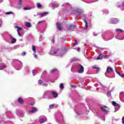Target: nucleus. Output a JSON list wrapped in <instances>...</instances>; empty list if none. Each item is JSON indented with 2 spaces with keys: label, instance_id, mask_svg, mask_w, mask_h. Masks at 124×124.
<instances>
[{
  "label": "nucleus",
  "instance_id": "obj_64",
  "mask_svg": "<svg viewBox=\"0 0 124 124\" xmlns=\"http://www.w3.org/2000/svg\"><path fill=\"white\" fill-rule=\"evenodd\" d=\"M3 1V0H0V3H1Z\"/></svg>",
  "mask_w": 124,
  "mask_h": 124
},
{
  "label": "nucleus",
  "instance_id": "obj_59",
  "mask_svg": "<svg viewBox=\"0 0 124 124\" xmlns=\"http://www.w3.org/2000/svg\"><path fill=\"white\" fill-rule=\"evenodd\" d=\"M34 105V102H33V103H31L30 104V105H31V106H33Z\"/></svg>",
  "mask_w": 124,
  "mask_h": 124
},
{
  "label": "nucleus",
  "instance_id": "obj_22",
  "mask_svg": "<svg viewBox=\"0 0 124 124\" xmlns=\"http://www.w3.org/2000/svg\"><path fill=\"white\" fill-rule=\"evenodd\" d=\"M11 39L12 44H14V43H15V42H16V41H17V40L16 39V38L12 37H11Z\"/></svg>",
  "mask_w": 124,
  "mask_h": 124
},
{
  "label": "nucleus",
  "instance_id": "obj_34",
  "mask_svg": "<svg viewBox=\"0 0 124 124\" xmlns=\"http://www.w3.org/2000/svg\"><path fill=\"white\" fill-rule=\"evenodd\" d=\"M38 84H39L40 85H42L43 84V81H42V80H41V79H39V80H38Z\"/></svg>",
  "mask_w": 124,
  "mask_h": 124
},
{
  "label": "nucleus",
  "instance_id": "obj_20",
  "mask_svg": "<svg viewBox=\"0 0 124 124\" xmlns=\"http://www.w3.org/2000/svg\"><path fill=\"white\" fill-rule=\"evenodd\" d=\"M17 102L20 104H23V103H24V100L22 98H18L17 99Z\"/></svg>",
  "mask_w": 124,
  "mask_h": 124
},
{
  "label": "nucleus",
  "instance_id": "obj_53",
  "mask_svg": "<svg viewBox=\"0 0 124 124\" xmlns=\"http://www.w3.org/2000/svg\"><path fill=\"white\" fill-rule=\"evenodd\" d=\"M117 74H118V75H119V76H120L121 77H123V75L121 74L120 73H118Z\"/></svg>",
  "mask_w": 124,
  "mask_h": 124
},
{
  "label": "nucleus",
  "instance_id": "obj_23",
  "mask_svg": "<svg viewBox=\"0 0 124 124\" xmlns=\"http://www.w3.org/2000/svg\"><path fill=\"white\" fill-rule=\"evenodd\" d=\"M39 122L41 124H43L45 122H46V117H45L44 119H40L39 120Z\"/></svg>",
  "mask_w": 124,
  "mask_h": 124
},
{
  "label": "nucleus",
  "instance_id": "obj_24",
  "mask_svg": "<svg viewBox=\"0 0 124 124\" xmlns=\"http://www.w3.org/2000/svg\"><path fill=\"white\" fill-rule=\"evenodd\" d=\"M92 67L93 69H97V73H98L100 71V69L95 66H93Z\"/></svg>",
  "mask_w": 124,
  "mask_h": 124
},
{
  "label": "nucleus",
  "instance_id": "obj_25",
  "mask_svg": "<svg viewBox=\"0 0 124 124\" xmlns=\"http://www.w3.org/2000/svg\"><path fill=\"white\" fill-rule=\"evenodd\" d=\"M25 24V26L28 28H31V25L30 22H26Z\"/></svg>",
  "mask_w": 124,
  "mask_h": 124
},
{
  "label": "nucleus",
  "instance_id": "obj_56",
  "mask_svg": "<svg viewBox=\"0 0 124 124\" xmlns=\"http://www.w3.org/2000/svg\"><path fill=\"white\" fill-rule=\"evenodd\" d=\"M78 44V43H77V40L75 39V46Z\"/></svg>",
  "mask_w": 124,
  "mask_h": 124
},
{
  "label": "nucleus",
  "instance_id": "obj_63",
  "mask_svg": "<svg viewBox=\"0 0 124 124\" xmlns=\"http://www.w3.org/2000/svg\"><path fill=\"white\" fill-rule=\"evenodd\" d=\"M52 43H54V42H55V40H54V38H53L52 39Z\"/></svg>",
  "mask_w": 124,
  "mask_h": 124
},
{
  "label": "nucleus",
  "instance_id": "obj_45",
  "mask_svg": "<svg viewBox=\"0 0 124 124\" xmlns=\"http://www.w3.org/2000/svg\"><path fill=\"white\" fill-rule=\"evenodd\" d=\"M36 72H37L36 70H33L32 71V74H33V76H34L35 75H34V73H36Z\"/></svg>",
  "mask_w": 124,
  "mask_h": 124
},
{
  "label": "nucleus",
  "instance_id": "obj_7",
  "mask_svg": "<svg viewBox=\"0 0 124 124\" xmlns=\"http://www.w3.org/2000/svg\"><path fill=\"white\" fill-rule=\"evenodd\" d=\"M76 113L77 114V116H76V119H80L82 114H84V112H82V110H81V109H77L76 110Z\"/></svg>",
  "mask_w": 124,
  "mask_h": 124
},
{
  "label": "nucleus",
  "instance_id": "obj_48",
  "mask_svg": "<svg viewBox=\"0 0 124 124\" xmlns=\"http://www.w3.org/2000/svg\"><path fill=\"white\" fill-rule=\"evenodd\" d=\"M57 56H60V57H62V56H63V54L62 53H59Z\"/></svg>",
  "mask_w": 124,
  "mask_h": 124
},
{
  "label": "nucleus",
  "instance_id": "obj_2",
  "mask_svg": "<svg viewBox=\"0 0 124 124\" xmlns=\"http://www.w3.org/2000/svg\"><path fill=\"white\" fill-rule=\"evenodd\" d=\"M49 93H51L52 96H53L54 97V98H56V97H58V93H57L53 92V91L45 92L43 94V96H46V95H48V94H49Z\"/></svg>",
  "mask_w": 124,
  "mask_h": 124
},
{
  "label": "nucleus",
  "instance_id": "obj_60",
  "mask_svg": "<svg viewBox=\"0 0 124 124\" xmlns=\"http://www.w3.org/2000/svg\"><path fill=\"white\" fill-rule=\"evenodd\" d=\"M115 72H116V73H117V74L119 73L118 70H117V67H115Z\"/></svg>",
  "mask_w": 124,
  "mask_h": 124
},
{
  "label": "nucleus",
  "instance_id": "obj_62",
  "mask_svg": "<svg viewBox=\"0 0 124 124\" xmlns=\"http://www.w3.org/2000/svg\"><path fill=\"white\" fill-rule=\"evenodd\" d=\"M122 124H124V117L122 118Z\"/></svg>",
  "mask_w": 124,
  "mask_h": 124
},
{
  "label": "nucleus",
  "instance_id": "obj_51",
  "mask_svg": "<svg viewBox=\"0 0 124 124\" xmlns=\"http://www.w3.org/2000/svg\"><path fill=\"white\" fill-rule=\"evenodd\" d=\"M26 55V52H23L21 53V56H25Z\"/></svg>",
  "mask_w": 124,
  "mask_h": 124
},
{
  "label": "nucleus",
  "instance_id": "obj_52",
  "mask_svg": "<svg viewBox=\"0 0 124 124\" xmlns=\"http://www.w3.org/2000/svg\"><path fill=\"white\" fill-rule=\"evenodd\" d=\"M97 34H98L97 33H96L94 32L93 33V36H96L97 35Z\"/></svg>",
  "mask_w": 124,
  "mask_h": 124
},
{
  "label": "nucleus",
  "instance_id": "obj_27",
  "mask_svg": "<svg viewBox=\"0 0 124 124\" xmlns=\"http://www.w3.org/2000/svg\"><path fill=\"white\" fill-rule=\"evenodd\" d=\"M6 67V65H2L0 66V70H3L4 68Z\"/></svg>",
  "mask_w": 124,
  "mask_h": 124
},
{
  "label": "nucleus",
  "instance_id": "obj_57",
  "mask_svg": "<svg viewBox=\"0 0 124 124\" xmlns=\"http://www.w3.org/2000/svg\"><path fill=\"white\" fill-rule=\"evenodd\" d=\"M101 120H102V121H104V122H105V117H102L101 118Z\"/></svg>",
  "mask_w": 124,
  "mask_h": 124
},
{
  "label": "nucleus",
  "instance_id": "obj_15",
  "mask_svg": "<svg viewBox=\"0 0 124 124\" xmlns=\"http://www.w3.org/2000/svg\"><path fill=\"white\" fill-rule=\"evenodd\" d=\"M107 72L110 74L112 72H114V70H113V69H112V68L110 67H108L107 68Z\"/></svg>",
  "mask_w": 124,
  "mask_h": 124
},
{
  "label": "nucleus",
  "instance_id": "obj_1",
  "mask_svg": "<svg viewBox=\"0 0 124 124\" xmlns=\"http://www.w3.org/2000/svg\"><path fill=\"white\" fill-rule=\"evenodd\" d=\"M115 32H117V33H121L122 32H123L122 36L116 35L115 36V38H116V39H118V40H124V31H123V30L120 29H115Z\"/></svg>",
  "mask_w": 124,
  "mask_h": 124
},
{
  "label": "nucleus",
  "instance_id": "obj_46",
  "mask_svg": "<svg viewBox=\"0 0 124 124\" xmlns=\"http://www.w3.org/2000/svg\"><path fill=\"white\" fill-rule=\"evenodd\" d=\"M42 85L44 87H47V86H48V84L46 83H43Z\"/></svg>",
  "mask_w": 124,
  "mask_h": 124
},
{
  "label": "nucleus",
  "instance_id": "obj_12",
  "mask_svg": "<svg viewBox=\"0 0 124 124\" xmlns=\"http://www.w3.org/2000/svg\"><path fill=\"white\" fill-rule=\"evenodd\" d=\"M48 14H49L48 12H43L39 13V16L41 18H42V17H44V16H46V15H48Z\"/></svg>",
  "mask_w": 124,
  "mask_h": 124
},
{
  "label": "nucleus",
  "instance_id": "obj_4",
  "mask_svg": "<svg viewBox=\"0 0 124 124\" xmlns=\"http://www.w3.org/2000/svg\"><path fill=\"white\" fill-rule=\"evenodd\" d=\"M15 62H16L17 63H18V64H19V65L15 67L16 70H21V69H22V68H23V62L17 60H16Z\"/></svg>",
  "mask_w": 124,
  "mask_h": 124
},
{
  "label": "nucleus",
  "instance_id": "obj_18",
  "mask_svg": "<svg viewBox=\"0 0 124 124\" xmlns=\"http://www.w3.org/2000/svg\"><path fill=\"white\" fill-rule=\"evenodd\" d=\"M83 21L84 22V23H85V27H84V30H88V22H87V20L84 18L83 19Z\"/></svg>",
  "mask_w": 124,
  "mask_h": 124
},
{
  "label": "nucleus",
  "instance_id": "obj_30",
  "mask_svg": "<svg viewBox=\"0 0 124 124\" xmlns=\"http://www.w3.org/2000/svg\"><path fill=\"white\" fill-rule=\"evenodd\" d=\"M32 50L34 53H36V49H35V46L33 45L32 46Z\"/></svg>",
  "mask_w": 124,
  "mask_h": 124
},
{
  "label": "nucleus",
  "instance_id": "obj_36",
  "mask_svg": "<svg viewBox=\"0 0 124 124\" xmlns=\"http://www.w3.org/2000/svg\"><path fill=\"white\" fill-rule=\"evenodd\" d=\"M24 10H31V7H24L23 8Z\"/></svg>",
  "mask_w": 124,
  "mask_h": 124
},
{
  "label": "nucleus",
  "instance_id": "obj_17",
  "mask_svg": "<svg viewBox=\"0 0 124 124\" xmlns=\"http://www.w3.org/2000/svg\"><path fill=\"white\" fill-rule=\"evenodd\" d=\"M57 27L58 31H62V23L59 22L57 23Z\"/></svg>",
  "mask_w": 124,
  "mask_h": 124
},
{
  "label": "nucleus",
  "instance_id": "obj_44",
  "mask_svg": "<svg viewBox=\"0 0 124 124\" xmlns=\"http://www.w3.org/2000/svg\"><path fill=\"white\" fill-rule=\"evenodd\" d=\"M5 14H6V15H9V14H13V13H12V12H6V13H5Z\"/></svg>",
  "mask_w": 124,
  "mask_h": 124
},
{
  "label": "nucleus",
  "instance_id": "obj_50",
  "mask_svg": "<svg viewBox=\"0 0 124 124\" xmlns=\"http://www.w3.org/2000/svg\"><path fill=\"white\" fill-rule=\"evenodd\" d=\"M21 7H22V5H19L18 6H17V9H20V8H21Z\"/></svg>",
  "mask_w": 124,
  "mask_h": 124
},
{
  "label": "nucleus",
  "instance_id": "obj_11",
  "mask_svg": "<svg viewBox=\"0 0 124 124\" xmlns=\"http://www.w3.org/2000/svg\"><path fill=\"white\" fill-rule=\"evenodd\" d=\"M35 112H37V109L33 107H32L29 109L30 113H35Z\"/></svg>",
  "mask_w": 124,
  "mask_h": 124
},
{
  "label": "nucleus",
  "instance_id": "obj_40",
  "mask_svg": "<svg viewBox=\"0 0 124 124\" xmlns=\"http://www.w3.org/2000/svg\"><path fill=\"white\" fill-rule=\"evenodd\" d=\"M77 61V59L76 58H73L71 60V62H76Z\"/></svg>",
  "mask_w": 124,
  "mask_h": 124
},
{
  "label": "nucleus",
  "instance_id": "obj_61",
  "mask_svg": "<svg viewBox=\"0 0 124 124\" xmlns=\"http://www.w3.org/2000/svg\"><path fill=\"white\" fill-rule=\"evenodd\" d=\"M2 25V21L1 20H0V27Z\"/></svg>",
  "mask_w": 124,
  "mask_h": 124
},
{
  "label": "nucleus",
  "instance_id": "obj_26",
  "mask_svg": "<svg viewBox=\"0 0 124 124\" xmlns=\"http://www.w3.org/2000/svg\"><path fill=\"white\" fill-rule=\"evenodd\" d=\"M103 14H109V11L107 9L103 10Z\"/></svg>",
  "mask_w": 124,
  "mask_h": 124
},
{
  "label": "nucleus",
  "instance_id": "obj_19",
  "mask_svg": "<svg viewBox=\"0 0 124 124\" xmlns=\"http://www.w3.org/2000/svg\"><path fill=\"white\" fill-rule=\"evenodd\" d=\"M67 29L68 30H69V31H72L73 30H74V29H75V26L73 25H71L67 27Z\"/></svg>",
  "mask_w": 124,
  "mask_h": 124
},
{
  "label": "nucleus",
  "instance_id": "obj_14",
  "mask_svg": "<svg viewBox=\"0 0 124 124\" xmlns=\"http://www.w3.org/2000/svg\"><path fill=\"white\" fill-rule=\"evenodd\" d=\"M16 29H17V34L19 35V36H22V35H21V33H20V31H22V28H20L19 27V26H16Z\"/></svg>",
  "mask_w": 124,
  "mask_h": 124
},
{
  "label": "nucleus",
  "instance_id": "obj_38",
  "mask_svg": "<svg viewBox=\"0 0 124 124\" xmlns=\"http://www.w3.org/2000/svg\"><path fill=\"white\" fill-rule=\"evenodd\" d=\"M23 3V0H19L18 4L19 5H22Z\"/></svg>",
  "mask_w": 124,
  "mask_h": 124
},
{
  "label": "nucleus",
  "instance_id": "obj_29",
  "mask_svg": "<svg viewBox=\"0 0 124 124\" xmlns=\"http://www.w3.org/2000/svg\"><path fill=\"white\" fill-rule=\"evenodd\" d=\"M117 7H118V8H121L122 7H124V2L122 3V5H117Z\"/></svg>",
  "mask_w": 124,
  "mask_h": 124
},
{
  "label": "nucleus",
  "instance_id": "obj_13",
  "mask_svg": "<svg viewBox=\"0 0 124 124\" xmlns=\"http://www.w3.org/2000/svg\"><path fill=\"white\" fill-rule=\"evenodd\" d=\"M51 5H52L53 9H55V8L59 7V4L57 3H51L50 4H49V6H50Z\"/></svg>",
  "mask_w": 124,
  "mask_h": 124
},
{
  "label": "nucleus",
  "instance_id": "obj_16",
  "mask_svg": "<svg viewBox=\"0 0 124 124\" xmlns=\"http://www.w3.org/2000/svg\"><path fill=\"white\" fill-rule=\"evenodd\" d=\"M49 55H55V54H58V49H55L53 51L51 50L49 52Z\"/></svg>",
  "mask_w": 124,
  "mask_h": 124
},
{
  "label": "nucleus",
  "instance_id": "obj_8",
  "mask_svg": "<svg viewBox=\"0 0 124 124\" xmlns=\"http://www.w3.org/2000/svg\"><path fill=\"white\" fill-rule=\"evenodd\" d=\"M76 13H77L78 15H81L84 13V10L80 8H77L74 10Z\"/></svg>",
  "mask_w": 124,
  "mask_h": 124
},
{
  "label": "nucleus",
  "instance_id": "obj_5",
  "mask_svg": "<svg viewBox=\"0 0 124 124\" xmlns=\"http://www.w3.org/2000/svg\"><path fill=\"white\" fill-rule=\"evenodd\" d=\"M102 38L105 41H108L109 40H111V39H113L114 38L113 34H110L108 35L102 36Z\"/></svg>",
  "mask_w": 124,
  "mask_h": 124
},
{
  "label": "nucleus",
  "instance_id": "obj_58",
  "mask_svg": "<svg viewBox=\"0 0 124 124\" xmlns=\"http://www.w3.org/2000/svg\"><path fill=\"white\" fill-rule=\"evenodd\" d=\"M39 41H42V36H41L39 38Z\"/></svg>",
  "mask_w": 124,
  "mask_h": 124
},
{
  "label": "nucleus",
  "instance_id": "obj_49",
  "mask_svg": "<svg viewBox=\"0 0 124 124\" xmlns=\"http://www.w3.org/2000/svg\"><path fill=\"white\" fill-rule=\"evenodd\" d=\"M104 58H106V59H107L108 58H109V56L106 55H104Z\"/></svg>",
  "mask_w": 124,
  "mask_h": 124
},
{
  "label": "nucleus",
  "instance_id": "obj_37",
  "mask_svg": "<svg viewBox=\"0 0 124 124\" xmlns=\"http://www.w3.org/2000/svg\"><path fill=\"white\" fill-rule=\"evenodd\" d=\"M55 107V104H52L49 105V108L50 109H53V108H54Z\"/></svg>",
  "mask_w": 124,
  "mask_h": 124
},
{
  "label": "nucleus",
  "instance_id": "obj_32",
  "mask_svg": "<svg viewBox=\"0 0 124 124\" xmlns=\"http://www.w3.org/2000/svg\"><path fill=\"white\" fill-rule=\"evenodd\" d=\"M62 7L67 8V7H68V4L67 3H64V4L62 5Z\"/></svg>",
  "mask_w": 124,
  "mask_h": 124
},
{
  "label": "nucleus",
  "instance_id": "obj_3",
  "mask_svg": "<svg viewBox=\"0 0 124 124\" xmlns=\"http://www.w3.org/2000/svg\"><path fill=\"white\" fill-rule=\"evenodd\" d=\"M76 69H78V73H84V67L80 64H78L76 65Z\"/></svg>",
  "mask_w": 124,
  "mask_h": 124
},
{
  "label": "nucleus",
  "instance_id": "obj_55",
  "mask_svg": "<svg viewBox=\"0 0 124 124\" xmlns=\"http://www.w3.org/2000/svg\"><path fill=\"white\" fill-rule=\"evenodd\" d=\"M33 55L34 58H35V59H36L37 58V55H36V54H33Z\"/></svg>",
  "mask_w": 124,
  "mask_h": 124
},
{
  "label": "nucleus",
  "instance_id": "obj_43",
  "mask_svg": "<svg viewBox=\"0 0 124 124\" xmlns=\"http://www.w3.org/2000/svg\"><path fill=\"white\" fill-rule=\"evenodd\" d=\"M95 1H98V0H96L94 1H92V2H87V1H85V2L86 3H93V2H95Z\"/></svg>",
  "mask_w": 124,
  "mask_h": 124
},
{
  "label": "nucleus",
  "instance_id": "obj_41",
  "mask_svg": "<svg viewBox=\"0 0 124 124\" xmlns=\"http://www.w3.org/2000/svg\"><path fill=\"white\" fill-rule=\"evenodd\" d=\"M60 89H63L64 88L63 84L61 83V84L60 85Z\"/></svg>",
  "mask_w": 124,
  "mask_h": 124
},
{
  "label": "nucleus",
  "instance_id": "obj_10",
  "mask_svg": "<svg viewBox=\"0 0 124 124\" xmlns=\"http://www.w3.org/2000/svg\"><path fill=\"white\" fill-rule=\"evenodd\" d=\"M119 97L121 101H122V102H124V92L120 93Z\"/></svg>",
  "mask_w": 124,
  "mask_h": 124
},
{
  "label": "nucleus",
  "instance_id": "obj_28",
  "mask_svg": "<svg viewBox=\"0 0 124 124\" xmlns=\"http://www.w3.org/2000/svg\"><path fill=\"white\" fill-rule=\"evenodd\" d=\"M112 105L113 106H114L115 107H117V106H118L119 107V105L118 103H116L115 101H112Z\"/></svg>",
  "mask_w": 124,
  "mask_h": 124
},
{
  "label": "nucleus",
  "instance_id": "obj_9",
  "mask_svg": "<svg viewBox=\"0 0 124 124\" xmlns=\"http://www.w3.org/2000/svg\"><path fill=\"white\" fill-rule=\"evenodd\" d=\"M109 21L110 24H118V23H119V19H118L117 18H110Z\"/></svg>",
  "mask_w": 124,
  "mask_h": 124
},
{
  "label": "nucleus",
  "instance_id": "obj_6",
  "mask_svg": "<svg viewBox=\"0 0 124 124\" xmlns=\"http://www.w3.org/2000/svg\"><path fill=\"white\" fill-rule=\"evenodd\" d=\"M101 110L102 112H103L104 113H105L106 114H108L110 111L109 110V108L107 107L106 106H102L100 107Z\"/></svg>",
  "mask_w": 124,
  "mask_h": 124
},
{
  "label": "nucleus",
  "instance_id": "obj_47",
  "mask_svg": "<svg viewBox=\"0 0 124 124\" xmlns=\"http://www.w3.org/2000/svg\"><path fill=\"white\" fill-rule=\"evenodd\" d=\"M75 49L78 51V52H79L80 51V47L75 48Z\"/></svg>",
  "mask_w": 124,
  "mask_h": 124
},
{
  "label": "nucleus",
  "instance_id": "obj_21",
  "mask_svg": "<svg viewBox=\"0 0 124 124\" xmlns=\"http://www.w3.org/2000/svg\"><path fill=\"white\" fill-rule=\"evenodd\" d=\"M16 113L17 116H21V114H22V112L20 109H17L16 111Z\"/></svg>",
  "mask_w": 124,
  "mask_h": 124
},
{
  "label": "nucleus",
  "instance_id": "obj_31",
  "mask_svg": "<svg viewBox=\"0 0 124 124\" xmlns=\"http://www.w3.org/2000/svg\"><path fill=\"white\" fill-rule=\"evenodd\" d=\"M119 109H120V105H119V106L115 107L114 112H117V111H119Z\"/></svg>",
  "mask_w": 124,
  "mask_h": 124
},
{
  "label": "nucleus",
  "instance_id": "obj_42",
  "mask_svg": "<svg viewBox=\"0 0 124 124\" xmlns=\"http://www.w3.org/2000/svg\"><path fill=\"white\" fill-rule=\"evenodd\" d=\"M55 71H57V69H52V70H51L50 71V72H51V73H54V72H55Z\"/></svg>",
  "mask_w": 124,
  "mask_h": 124
},
{
  "label": "nucleus",
  "instance_id": "obj_54",
  "mask_svg": "<svg viewBox=\"0 0 124 124\" xmlns=\"http://www.w3.org/2000/svg\"><path fill=\"white\" fill-rule=\"evenodd\" d=\"M41 23H44V21H39L38 22V25L39 24H41Z\"/></svg>",
  "mask_w": 124,
  "mask_h": 124
},
{
  "label": "nucleus",
  "instance_id": "obj_33",
  "mask_svg": "<svg viewBox=\"0 0 124 124\" xmlns=\"http://www.w3.org/2000/svg\"><path fill=\"white\" fill-rule=\"evenodd\" d=\"M102 55L100 54L97 58L96 60H102Z\"/></svg>",
  "mask_w": 124,
  "mask_h": 124
},
{
  "label": "nucleus",
  "instance_id": "obj_39",
  "mask_svg": "<svg viewBox=\"0 0 124 124\" xmlns=\"http://www.w3.org/2000/svg\"><path fill=\"white\" fill-rule=\"evenodd\" d=\"M37 6L38 8H40L41 7H42V5H41V4L38 3H37Z\"/></svg>",
  "mask_w": 124,
  "mask_h": 124
},
{
  "label": "nucleus",
  "instance_id": "obj_35",
  "mask_svg": "<svg viewBox=\"0 0 124 124\" xmlns=\"http://www.w3.org/2000/svg\"><path fill=\"white\" fill-rule=\"evenodd\" d=\"M107 94L108 97H111V92L108 91L107 93Z\"/></svg>",
  "mask_w": 124,
  "mask_h": 124
}]
</instances>
